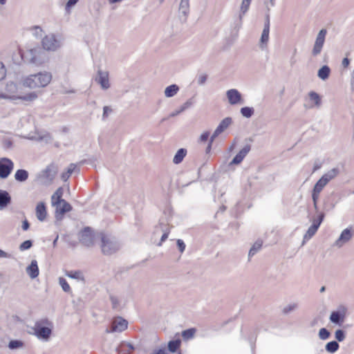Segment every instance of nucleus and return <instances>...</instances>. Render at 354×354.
Returning <instances> with one entry per match:
<instances>
[{"instance_id": "nucleus-1", "label": "nucleus", "mask_w": 354, "mask_h": 354, "mask_svg": "<svg viewBox=\"0 0 354 354\" xmlns=\"http://www.w3.org/2000/svg\"><path fill=\"white\" fill-rule=\"evenodd\" d=\"M53 324L48 318H42L35 322L30 333L35 335L39 339L48 341L52 334Z\"/></svg>"}, {"instance_id": "nucleus-2", "label": "nucleus", "mask_w": 354, "mask_h": 354, "mask_svg": "<svg viewBox=\"0 0 354 354\" xmlns=\"http://www.w3.org/2000/svg\"><path fill=\"white\" fill-rule=\"evenodd\" d=\"M52 80V75L49 72H40L30 75L23 80V85L30 88H43L46 86Z\"/></svg>"}, {"instance_id": "nucleus-3", "label": "nucleus", "mask_w": 354, "mask_h": 354, "mask_svg": "<svg viewBox=\"0 0 354 354\" xmlns=\"http://www.w3.org/2000/svg\"><path fill=\"white\" fill-rule=\"evenodd\" d=\"M100 248L103 254L111 255L120 249V243L114 236L102 232L100 234Z\"/></svg>"}, {"instance_id": "nucleus-4", "label": "nucleus", "mask_w": 354, "mask_h": 354, "mask_svg": "<svg viewBox=\"0 0 354 354\" xmlns=\"http://www.w3.org/2000/svg\"><path fill=\"white\" fill-rule=\"evenodd\" d=\"M57 173L56 166L50 164L36 174L35 181L41 185H50L52 184Z\"/></svg>"}, {"instance_id": "nucleus-5", "label": "nucleus", "mask_w": 354, "mask_h": 354, "mask_svg": "<svg viewBox=\"0 0 354 354\" xmlns=\"http://www.w3.org/2000/svg\"><path fill=\"white\" fill-rule=\"evenodd\" d=\"M326 35L327 30L325 28L320 30L318 32L311 52L313 57H316L321 53L325 42Z\"/></svg>"}, {"instance_id": "nucleus-6", "label": "nucleus", "mask_w": 354, "mask_h": 354, "mask_svg": "<svg viewBox=\"0 0 354 354\" xmlns=\"http://www.w3.org/2000/svg\"><path fill=\"white\" fill-rule=\"evenodd\" d=\"M80 241L86 247H91L94 244V234L91 227H84L80 233Z\"/></svg>"}, {"instance_id": "nucleus-7", "label": "nucleus", "mask_w": 354, "mask_h": 354, "mask_svg": "<svg viewBox=\"0 0 354 354\" xmlns=\"http://www.w3.org/2000/svg\"><path fill=\"white\" fill-rule=\"evenodd\" d=\"M347 308L346 306L343 305H340L337 310L333 311L330 316V321L332 323L342 325L345 320Z\"/></svg>"}, {"instance_id": "nucleus-8", "label": "nucleus", "mask_w": 354, "mask_h": 354, "mask_svg": "<svg viewBox=\"0 0 354 354\" xmlns=\"http://www.w3.org/2000/svg\"><path fill=\"white\" fill-rule=\"evenodd\" d=\"M14 167L13 162L7 158L0 159V178H6L11 174Z\"/></svg>"}, {"instance_id": "nucleus-9", "label": "nucleus", "mask_w": 354, "mask_h": 354, "mask_svg": "<svg viewBox=\"0 0 354 354\" xmlns=\"http://www.w3.org/2000/svg\"><path fill=\"white\" fill-rule=\"evenodd\" d=\"M128 327V322L121 317H118L113 319L111 323L110 330L106 329V333H121L125 330Z\"/></svg>"}, {"instance_id": "nucleus-10", "label": "nucleus", "mask_w": 354, "mask_h": 354, "mask_svg": "<svg viewBox=\"0 0 354 354\" xmlns=\"http://www.w3.org/2000/svg\"><path fill=\"white\" fill-rule=\"evenodd\" d=\"M17 84L12 82H8L6 86V93H0L1 99H8V100H16L18 99L19 96L17 95Z\"/></svg>"}, {"instance_id": "nucleus-11", "label": "nucleus", "mask_w": 354, "mask_h": 354, "mask_svg": "<svg viewBox=\"0 0 354 354\" xmlns=\"http://www.w3.org/2000/svg\"><path fill=\"white\" fill-rule=\"evenodd\" d=\"M43 48L47 50H55L60 46V42L54 35H46L42 39Z\"/></svg>"}, {"instance_id": "nucleus-12", "label": "nucleus", "mask_w": 354, "mask_h": 354, "mask_svg": "<svg viewBox=\"0 0 354 354\" xmlns=\"http://www.w3.org/2000/svg\"><path fill=\"white\" fill-rule=\"evenodd\" d=\"M30 62L36 65H40L44 62V52L40 48L30 49L28 52Z\"/></svg>"}, {"instance_id": "nucleus-13", "label": "nucleus", "mask_w": 354, "mask_h": 354, "mask_svg": "<svg viewBox=\"0 0 354 354\" xmlns=\"http://www.w3.org/2000/svg\"><path fill=\"white\" fill-rule=\"evenodd\" d=\"M270 32V16L267 15L264 23V28L260 39V47L264 48L267 46L269 40Z\"/></svg>"}, {"instance_id": "nucleus-14", "label": "nucleus", "mask_w": 354, "mask_h": 354, "mask_svg": "<svg viewBox=\"0 0 354 354\" xmlns=\"http://www.w3.org/2000/svg\"><path fill=\"white\" fill-rule=\"evenodd\" d=\"M232 118L230 117L224 118L218 124L212 136H211V142H214V139L218 137L221 133L227 129L232 124Z\"/></svg>"}, {"instance_id": "nucleus-15", "label": "nucleus", "mask_w": 354, "mask_h": 354, "mask_svg": "<svg viewBox=\"0 0 354 354\" xmlns=\"http://www.w3.org/2000/svg\"><path fill=\"white\" fill-rule=\"evenodd\" d=\"M353 236L351 230L348 228L344 230L339 239L335 242L334 245L337 248L342 247L345 243L348 242Z\"/></svg>"}, {"instance_id": "nucleus-16", "label": "nucleus", "mask_w": 354, "mask_h": 354, "mask_svg": "<svg viewBox=\"0 0 354 354\" xmlns=\"http://www.w3.org/2000/svg\"><path fill=\"white\" fill-rule=\"evenodd\" d=\"M95 81L100 84L102 88L104 90H106L110 87L109 73L107 71L99 70L97 71V77H96Z\"/></svg>"}, {"instance_id": "nucleus-17", "label": "nucleus", "mask_w": 354, "mask_h": 354, "mask_svg": "<svg viewBox=\"0 0 354 354\" xmlns=\"http://www.w3.org/2000/svg\"><path fill=\"white\" fill-rule=\"evenodd\" d=\"M55 210V217L57 219H62L63 215L71 211L72 206L65 200L62 202V205H57Z\"/></svg>"}, {"instance_id": "nucleus-18", "label": "nucleus", "mask_w": 354, "mask_h": 354, "mask_svg": "<svg viewBox=\"0 0 354 354\" xmlns=\"http://www.w3.org/2000/svg\"><path fill=\"white\" fill-rule=\"evenodd\" d=\"M250 150L251 146L250 145H245L243 148L241 150H240V151L232 159L230 165H232L240 164L245 158V157L248 155Z\"/></svg>"}, {"instance_id": "nucleus-19", "label": "nucleus", "mask_w": 354, "mask_h": 354, "mask_svg": "<svg viewBox=\"0 0 354 354\" xmlns=\"http://www.w3.org/2000/svg\"><path fill=\"white\" fill-rule=\"evenodd\" d=\"M226 95L230 104H236L241 100V94L235 88L228 90Z\"/></svg>"}, {"instance_id": "nucleus-20", "label": "nucleus", "mask_w": 354, "mask_h": 354, "mask_svg": "<svg viewBox=\"0 0 354 354\" xmlns=\"http://www.w3.org/2000/svg\"><path fill=\"white\" fill-rule=\"evenodd\" d=\"M252 0H242L239 14V27L242 25L243 18L250 8Z\"/></svg>"}, {"instance_id": "nucleus-21", "label": "nucleus", "mask_w": 354, "mask_h": 354, "mask_svg": "<svg viewBox=\"0 0 354 354\" xmlns=\"http://www.w3.org/2000/svg\"><path fill=\"white\" fill-rule=\"evenodd\" d=\"M36 216L40 221H44L47 216L46 207L44 202L37 203L35 209Z\"/></svg>"}, {"instance_id": "nucleus-22", "label": "nucleus", "mask_w": 354, "mask_h": 354, "mask_svg": "<svg viewBox=\"0 0 354 354\" xmlns=\"http://www.w3.org/2000/svg\"><path fill=\"white\" fill-rule=\"evenodd\" d=\"M11 203V196L7 191L0 189V210Z\"/></svg>"}, {"instance_id": "nucleus-23", "label": "nucleus", "mask_w": 354, "mask_h": 354, "mask_svg": "<svg viewBox=\"0 0 354 354\" xmlns=\"http://www.w3.org/2000/svg\"><path fill=\"white\" fill-rule=\"evenodd\" d=\"M116 350L118 354H129L134 350V347L129 342H122Z\"/></svg>"}, {"instance_id": "nucleus-24", "label": "nucleus", "mask_w": 354, "mask_h": 354, "mask_svg": "<svg viewBox=\"0 0 354 354\" xmlns=\"http://www.w3.org/2000/svg\"><path fill=\"white\" fill-rule=\"evenodd\" d=\"M26 272L31 279H35L39 275V268L36 260H32L26 268Z\"/></svg>"}, {"instance_id": "nucleus-25", "label": "nucleus", "mask_w": 354, "mask_h": 354, "mask_svg": "<svg viewBox=\"0 0 354 354\" xmlns=\"http://www.w3.org/2000/svg\"><path fill=\"white\" fill-rule=\"evenodd\" d=\"M339 174V169L338 168H333L332 169L329 170L328 172L324 174L320 178L324 183L328 184L330 180L337 177Z\"/></svg>"}, {"instance_id": "nucleus-26", "label": "nucleus", "mask_w": 354, "mask_h": 354, "mask_svg": "<svg viewBox=\"0 0 354 354\" xmlns=\"http://www.w3.org/2000/svg\"><path fill=\"white\" fill-rule=\"evenodd\" d=\"M308 96L310 100L313 102L310 107L313 108L314 106L319 108L322 104V99L320 95L315 91H310L308 93Z\"/></svg>"}, {"instance_id": "nucleus-27", "label": "nucleus", "mask_w": 354, "mask_h": 354, "mask_svg": "<svg viewBox=\"0 0 354 354\" xmlns=\"http://www.w3.org/2000/svg\"><path fill=\"white\" fill-rule=\"evenodd\" d=\"M29 174L26 169H20L16 171L15 174V179L17 182L23 183L27 180Z\"/></svg>"}, {"instance_id": "nucleus-28", "label": "nucleus", "mask_w": 354, "mask_h": 354, "mask_svg": "<svg viewBox=\"0 0 354 354\" xmlns=\"http://www.w3.org/2000/svg\"><path fill=\"white\" fill-rule=\"evenodd\" d=\"M179 12L185 17V19L187 18L189 12V0H180Z\"/></svg>"}, {"instance_id": "nucleus-29", "label": "nucleus", "mask_w": 354, "mask_h": 354, "mask_svg": "<svg viewBox=\"0 0 354 354\" xmlns=\"http://www.w3.org/2000/svg\"><path fill=\"white\" fill-rule=\"evenodd\" d=\"M186 155L187 149L184 148L178 149L173 158V162L176 165L180 163L183 160Z\"/></svg>"}, {"instance_id": "nucleus-30", "label": "nucleus", "mask_w": 354, "mask_h": 354, "mask_svg": "<svg viewBox=\"0 0 354 354\" xmlns=\"http://www.w3.org/2000/svg\"><path fill=\"white\" fill-rule=\"evenodd\" d=\"M326 185L327 184L326 183L319 178L313 187L312 195L319 196L321 192Z\"/></svg>"}, {"instance_id": "nucleus-31", "label": "nucleus", "mask_w": 354, "mask_h": 354, "mask_svg": "<svg viewBox=\"0 0 354 354\" xmlns=\"http://www.w3.org/2000/svg\"><path fill=\"white\" fill-rule=\"evenodd\" d=\"M263 245V241L260 239L257 240L252 246L250 248L249 253H248V257L250 259L252 257H253L255 254H257Z\"/></svg>"}, {"instance_id": "nucleus-32", "label": "nucleus", "mask_w": 354, "mask_h": 354, "mask_svg": "<svg viewBox=\"0 0 354 354\" xmlns=\"http://www.w3.org/2000/svg\"><path fill=\"white\" fill-rule=\"evenodd\" d=\"M179 91V87L176 84H171L167 86L165 90V95L167 97L174 96Z\"/></svg>"}, {"instance_id": "nucleus-33", "label": "nucleus", "mask_w": 354, "mask_h": 354, "mask_svg": "<svg viewBox=\"0 0 354 354\" xmlns=\"http://www.w3.org/2000/svg\"><path fill=\"white\" fill-rule=\"evenodd\" d=\"M330 72V68L328 66L325 65V66H323L318 71L317 75L320 79L325 80L328 78Z\"/></svg>"}, {"instance_id": "nucleus-34", "label": "nucleus", "mask_w": 354, "mask_h": 354, "mask_svg": "<svg viewBox=\"0 0 354 354\" xmlns=\"http://www.w3.org/2000/svg\"><path fill=\"white\" fill-rule=\"evenodd\" d=\"M180 344L181 340L180 339L171 340L168 342V350L171 353H175L180 348Z\"/></svg>"}, {"instance_id": "nucleus-35", "label": "nucleus", "mask_w": 354, "mask_h": 354, "mask_svg": "<svg viewBox=\"0 0 354 354\" xmlns=\"http://www.w3.org/2000/svg\"><path fill=\"white\" fill-rule=\"evenodd\" d=\"M76 168V165L73 163H71L66 172H63L61 175V178L64 180V181H66L69 177L71 176V175L73 174V172L74 171V170Z\"/></svg>"}, {"instance_id": "nucleus-36", "label": "nucleus", "mask_w": 354, "mask_h": 354, "mask_svg": "<svg viewBox=\"0 0 354 354\" xmlns=\"http://www.w3.org/2000/svg\"><path fill=\"white\" fill-rule=\"evenodd\" d=\"M196 333V329L195 328H191L183 330L182 332V337L185 340H188L193 338Z\"/></svg>"}, {"instance_id": "nucleus-37", "label": "nucleus", "mask_w": 354, "mask_h": 354, "mask_svg": "<svg viewBox=\"0 0 354 354\" xmlns=\"http://www.w3.org/2000/svg\"><path fill=\"white\" fill-rule=\"evenodd\" d=\"M339 347V344L336 341H332L326 344V350L328 353H333L338 350Z\"/></svg>"}, {"instance_id": "nucleus-38", "label": "nucleus", "mask_w": 354, "mask_h": 354, "mask_svg": "<svg viewBox=\"0 0 354 354\" xmlns=\"http://www.w3.org/2000/svg\"><path fill=\"white\" fill-rule=\"evenodd\" d=\"M317 230L318 228L317 227V226H315V225L312 224L308 229L306 233L304 236V239L306 240L311 239L317 232Z\"/></svg>"}, {"instance_id": "nucleus-39", "label": "nucleus", "mask_w": 354, "mask_h": 354, "mask_svg": "<svg viewBox=\"0 0 354 354\" xmlns=\"http://www.w3.org/2000/svg\"><path fill=\"white\" fill-rule=\"evenodd\" d=\"M254 110L252 107L245 106L241 109V113L245 118H250L254 114Z\"/></svg>"}, {"instance_id": "nucleus-40", "label": "nucleus", "mask_w": 354, "mask_h": 354, "mask_svg": "<svg viewBox=\"0 0 354 354\" xmlns=\"http://www.w3.org/2000/svg\"><path fill=\"white\" fill-rule=\"evenodd\" d=\"M59 283L61 286L62 290L65 292H68H68H71V288L69 284L68 283V282L66 281V280L64 277H59Z\"/></svg>"}, {"instance_id": "nucleus-41", "label": "nucleus", "mask_w": 354, "mask_h": 354, "mask_svg": "<svg viewBox=\"0 0 354 354\" xmlns=\"http://www.w3.org/2000/svg\"><path fill=\"white\" fill-rule=\"evenodd\" d=\"M325 214L324 212H320L317 218H314L313 219V225H315L317 228H319V225H321L322 222L323 221L324 218Z\"/></svg>"}, {"instance_id": "nucleus-42", "label": "nucleus", "mask_w": 354, "mask_h": 354, "mask_svg": "<svg viewBox=\"0 0 354 354\" xmlns=\"http://www.w3.org/2000/svg\"><path fill=\"white\" fill-rule=\"evenodd\" d=\"M330 332L325 328H322L319 330V337L321 339H327L330 337Z\"/></svg>"}, {"instance_id": "nucleus-43", "label": "nucleus", "mask_w": 354, "mask_h": 354, "mask_svg": "<svg viewBox=\"0 0 354 354\" xmlns=\"http://www.w3.org/2000/svg\"><path fill=\"white\" fill-rule=\"evenodd\" d=\"M23 346V342L19 340H12L9 342L8 347L10 349H16Z\"/></svg>"}, {"instance_id": "nucleus-44", "label": "nucleus", "mask_w": 354, "mask_h": 354, "mask_svg": "<svg viewBox=\"0 0 354 354\" xmlns=\"http://www.w3.org/2000/svg\"><path fill=\"white\" fill-rule=\"evenodd\" d=\"M37 97V95L35 93H30L24 96H19L18 99L23 100L25 101H32Z\"/></svg>"}, {"instance_id": "nucleus-45", "label": "nucleus", "mask_w": 354, "mask_h": 354, "mask_svg": "<svg viewBox=\"0 0 354 354\" xmlns=\"http://www.w3.org/2000/svg\"><path fill=\"white\" fill-rule=\"evenodd\" d=\"M66 275L68 277L73 278V279H82V272L80 271H71L68 272L66 273Z\"/></svg>"}, {"instance_id": "nucleus-46", "label": "nucleus", "mask_w": 354, "mask_h": 354, "mask_svg": "<svg viewBox=\"0 0 354 354\" xmlns=\"http://www.w3.org/2000/svg\"><path fill=\"white\" fill-rule=\"evenodd\" d=\"M32 245V242L30 240L24 241L19 246V249L21 251L30 249Z\"/></svg>"}, {"instance_id": "nucleus-47", "label": "nucleus", "mask_w": 354, "mask_h": 354, "mask_svg": "<svg viewBox=\"0 0 354 354\" xmlns=\"http://www.w3.org/2000/svg\"><path fill=\"white\" fill-rule=\"evenodd\" d=\"M7 70L4 64L0 61V81L4 80L6 77Z\"/></svg>"}, {"instance_id": "nucleus-48", "label": "nucleus", "mask_w": 354, "mask_h": 354, "mask_svg": "<svg viewBox=\"0 0 354 354\" xmlns=\"http://www.w3.org/2000/svg\"><path fill=\"white\" fill-rule=\"evenodd\" d=\"M345 337V332L343 330L339 329L335 331V338L337 341L342 342Z\"/></svg>"}, {"instance_id": "nucleus-49", "label": "nucleus", "mask_w": 354, "mask_h": 354, "mask_svg": "<svg viewBox=\"0 0 354 354\" xmlns=\"http://www.w3.org/2000/svg\"><path fill=\"white\" fill-rule=\"evenodd\" d=\"M110 300L111 302V306L113 309H116L120 306V301L118 298L115 296L111 295Z\"/></svg>"}, {"instance_id": "nucleus-50", "label": "nucleus", "mask_w": 354, "mask_h": 354, "mask_svg": "<svg viewBox=\"0 0 354 354\" xmlns=\"http://www.w3.org/2000/svg\"><path fill=\"white\" fill-rule=\"evenodd\" d=\"M194 103V100L193 98H190L187 100L181 106V111H185L186 109L191 107Z\"/></svg>"}, {"instance_id": "nucleus-51", "label": "nucleus", "mask_w": 354, "mask_h": 354, "mask_svg": "<svg viewBox=\"0 0 354 354\" xmlns=\"http://www.w3.org/2000/svg\"><path fill=\"white\" fill-rule=\"evenodd\" d=\"M64 194V189L62 187H59L55 192L53 194L51 197V201H55V197H58L59 198H61Z\"/></svg>"}, {"instance_id": "nucleus-52", "label": "nucleus", "mask_w": 354, "mask_h": 354, "mask_svg": "<svg viewBox=\"0 0 354 354\" xmlns=\"http://www.w3.org/2000/svg\"><path fill=\"white\" fill-rule=\"evenodd\" d=\"M112 112V109L111 107L108 106H105L103 108V114H102V119L105 120L107 118L109 113Z\"/></svg>"}, {"instance_id": "nucleus-53", "label": "nucleus", "mask_w": 354, "mask_h": 354, "mask_svg": "<svg viewBox=\"0 0 354 354\" xmlns=\"http://www.w3.org/2000/svg\"><path fill=\"white\" fill-rule=\"evenodd\" d=\"M297 307V305L295 304L288 305V306L285 307L283 310V312L286 314L290 313V311L294 310Z\"/></svg>"}, {"instance_id": "nucleus-54", "label": "nucleus", "mask_w": 354, "mask_h": 354, "mask_svg": "<svg viewBox=\"0 0 354 354\" xmlns=\"http://www.w3.org/2000/svg\"><path fill=\"white\" fill-rule=\"evenodd\" d=\"M177 246L179 249V251L183 253L185 250V244L181 239H178L176 241Z\"/></svg>"}, {"instance_id": "nucleus-55", "label": "nucleus", "mask_w": 354, "mask_h": 354, "mask_svg": "<svg viewBox=\"0 0 354 354\" xmlns=\"http://www.w3.org/2000/svg\"><path fill=\"white\" fill-rule=\"evenodd\" d=\"M207 79V76L205 74H203L198 76L197 82L199 85H203Z\"/></svg>"}, {"instance_id": "nucleus-56", "label": "nucleus", "mask_w": 354, "mask_h": 354, "mask_svg": "<svg viewBox=\"0 0 354 354\" xmlns=\"http://www.w3.org/2000/svg\"><path fill=\"white\" fill-rule=\"evenodd\" d=\"M209 132H204L203 134H201L200 137V141L202 142H206L209 138Z\"/></svg>"}, {"instance_id": "nucleus-57", "label": "nucleus", "mask_w": 354, "mask_h": 354, "mask_svg": "<svg viewBox=\"0 0 354 354\" xmlns=\"http://www.w3.org/2000/svg\"><path fill=\"white\" fill-rule=\"evenodd\" d=\"M319 196L312 195V199L313 201V206L315 210H317V201L319 200Z\"/></svg>"}, {"instance_id": "nucleus-58", "label": "nucleus", "mask_w": 354, "mask_h": 354, "mask_svg": "<svg viewBox=\"0 0 354 354\" xmlns=\"http://www.w3.org/2000/svg\"><path fill=\"white\" fill-rule=\"evenodd\" d=\"M168 232H165L161 236L160 241L158 243V246H160L162 243L168 238Z\"/></svg>"}, {"instance_id": "nucleus-59", "label": "nucleus", "mask_w": 354, "mask_h": 354, "mask_svg": "<svg viewBox=\"0 0 354 354\" xmlns=\"http://www.w3.org/2000/svg\"><path fill=\"white\" fill-rule=\"evenodd\" d=\"M182 112H183V111H181V108L180 107L178 110H176L173 112H171L169 117V118H173V117H175L176 115H178V114L181 113Z\"/></svg>"}, {"instance_id": "nucleus-60", "label": "nucleus", "mask_w": 354, "mask_h": 354, "mask_svg": "<svg viewBox=\"0 0 354 354\" xmlns=\"http://www.w3.org/2000/svg\"><path fill=\"white\" fill-rule=\"evenodd\" d=\"M22 229L24 230V231H26L29 229L30 227V224L28 223V221H27V219H25L23 223H22Z\"/></svg>"}, {"instance_id": "nucleus-61", "label": "nucleus", "mask_w": 354, "mask_h": 354, "mask_svg": "<svg viewBox=\"0 0 354 354\" xmlns=\"http://www.w3.org/2000/svg\"><path fill=\"white\" fill-rule=\"evenodd\" d=\"M64 201V199L59 198L58 197H55V201H52V205L53 206H56L57 205H62V202Z\"/></svg>"}, {"instance_id": "nucleus-62", "label": "nucleus", "mask_w": 354, "mask_h": 354, "mask_svg": "<svg viewBox=\"0 0 354 354\" xmlns=\"http://www.w3.org/2000/svg\"><path fill=\"white\" fill-rule=\"evenodd\" d=\"M78 1L79 0H68L66 3V8H68L75 6Z\"/></svg>"}, {"instance_id": "nucleus-63", "label": "nucleus", "mask_w": 354, "mask_h": 354, "mask_svg": "<svg viewBox=\"0 0 354 354\" xmlns=\"http://www.w3.org/2000/svg\"><path fill=\"white\" fill-rule=\"evenodd\" d=\"M34 30L35 31V35H37V36H38V35L41 36L42 30H41V28L40 27L35 26L34 27Z\"/></svg>"}, {"instance_id": "nucleus-64", "label": "nucleus", "mask_w": 354, "mask_h": 354, "mask_svg": "<svg viewBox=\"0 0 354 354\" xmlns=\"http://www.w3.org/2000/svg\"><path fill=\"white\" fill-rule=\"evenodd\" d=\"M350 64V60L347 57L344 58L342 60V66L346 68Z\"/></svg>"}]
</instances>
